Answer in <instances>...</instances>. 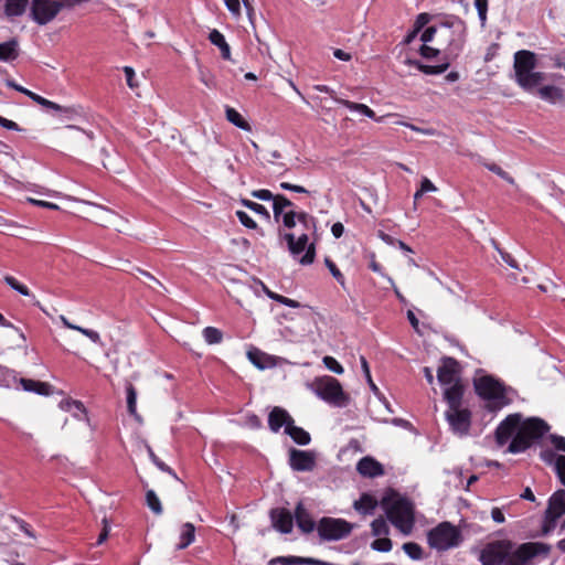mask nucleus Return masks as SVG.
Wrapping results in <instances>:
<instances>
[{"instance_id":"473e14b6","label":"nucleus","mask_w":565,"mask_h":565,"mask_svg":"<svg viewBox=\"0 0 565 565\" xmlns=\"http://www.w3.org/2000/svg\"><path fill=\"white\" fill-rule=\"evenodd\" d=\"M286 434L289 435L296 444L301 446H306L311 441L310 434L303 428L295 426V423L290 425Z\"/></svg>"},{"instance_id":"f257e3e1","label":"nucleus","mask_w":565,"mask_h":565,"mask_svg":"<svg viewBox=\"0 0 565 565\" xmlns=\"http://www.w3.org/2000/svg\"><path fill=\"white\" fill-rule=\"evenodd\" d=\"M548 429V424L539 417L522 420V415L514 413L508 415L498 425L494 435L499 446L505 445L511 439L508 451L520 454L527 450L534 441L541 439Z\"/></svg>"},{"instance_id":"69168bd1","label":"nucleus","mask_w":565,"mask_h":565,"mask_svg":"<svg viewBox=\"0 0 565 565\" xmlns=\"http://www.w3.org/2000/svg\"><path fill=\"white\" fill-rule=\"evenodd\" d=\"M550 440L557 451L565 452V437L552 434L550 435Z\"/></svg>"},{"instance_id":"ddd939ff","label":"nucleus","mask_w":565,"mask_h":565,"mask_svg":"<svg viewBox=\"0 0 565 565\" xmlns=\"http://www.w3.org/2000/svg\"><path fill=\"white\" fill-rule=\"evenodd\" d=\"M284 239L288 244V249L292 255H299L306 249V254L301 257L300 263L302 265H310L315 260V246L311 244L308 246L309 237L306 233H301L297 238L294 233H285Z\"/></svg>"},{"instance_id":"0e129e2a","label":"nucleus","mask_w":565,"mask_h":565,"mask_svg":"<svg viewBox=\"0 0 565 565\" xmlns=\"http://www.w3.org/2000/svg\"><path fill=\"white\" fill-rule=\"evenodd\" d=\"M429 21L430 15L428 13H419L414 24V33H418Z\"/></svg>"},{"instance_id":"2f4dec72","label":"nucleus","mask_w":565,"mask_h":565,"mask_svg":"<svg viewBox=\"0 0 565 565\" xmlns=\"http://www.w3.org/2000/svg\"><path fill=\"white\" fill-rule=\"evenodd\" d=\"M376 505L377 501L369 493H363L353 504L354 509L362 514H372Z\"/></svg>"},{"instance_id":"4be33fe9","label":"nucleus","mask_w":565,"mask_h":565,"mask_svg":"<svg viewBox=\"0 0 565 565\" xmlns=\"http://www.w3.org/2000/svg\"><path fill=\"white\" fill-rule=\"evenodd\" d=\"M546 510L554 513L556 518L565 514V490L559 489L550 497Z\"/></svg>"},{"instance_id":"7ed1b4c3","label":"nucleus","mask_w":565,"mask_h":565,"mask_svg":"<svg viewBox=\"0 0 565 565\" xmlns=\"http://www.w3.org/2000/svg\"><path fill=\"white\" fill-rule=\"evenodd\" d=\"M473 386L477 395L487 402V408L491 412L510 405L516 396L515 390L505 386L503 382L491 375L476 379Z\"/></svg>"},{"instance_id":"c85d7f7f","label":"nucleus","mask_w":565,"mask_h":565,"mask_svg":"<svg viewBox=\"0 0 565 565\" xmlns=\"http://www.w3.org/2000/svg\"><path fill=\"white\" fill-rule=\"evenodd\" d=\"M179 539L177 550H184L190 546L195 540V526L190 522L183 523L180 527Z\"/></svg>"},{"instance_id":"0eeeda50","label":"nucleus","mask_w":565,"mask_h":565,"mask_svg":"<svg viewBox=\"0 0 565 565\" xmlns=\"http://www.w3.org/2000/svg\"><path fill=\"white\" fill-rule=\"evenodd\" d=\"M462 542L460 530L448 521H444L427 532L430 548L445 552L457 547Z\"/></svg>"},{"instance_id":"cd10ccee","label":"nucleus","mask_w":565,"mask_h":565,"mask_svg":"<svg viewBox=\"0 0 565 565\" xmlns=\"http://www.w3.org/2000/svg\"><path fill=\"white\" fill-rule=\"evenodd\" d=\"M209 40L213 45L220 49L223 60L231 61V47L224 35L218 30L213 29L209 34Z\"/></svg>"},{"instance_id":"6ab92c4d","label":"nucleus","mask_w":565,"mask_h":565,"mask_svg":"<svg viewBox=\"0 0 565 565\" xmlns=\"http://www.w3.org/2000/svg\"><path fill=\"white\" fill-rule=\"evenodd\" d=\"M294 518L296 520L298 529L305 534L311 533L317 527L316 522L313 521L309 511L305 508L302 502L297 503L295 508Z\"/></svg>"},{"instance_id":"f8f14e48","label":"nucleus","mask_w":565,"mask_h":565,"mask_svg":"<svg viewBox=\"0 0 565 565\" xmlns=\"http://www.w3.org/2000/svg\"><path fill=\"white\" fill-rule=\"evenodd\" d=\"M58 14L56 0H31L30 18L39 25H46Z\"/></svg>"},{"instance_id":"c03bdc74","label":"nucleus","mask_w":565,"mask_h":565,"mask_svg":"<svg viewBox=\"0 0 565 565\" xmlns=\"http://www.w3.org/2000/svg\"><path fill=\"white\" fill-rule=\"evenodd\" d=\"M3 279L8 286H10L13 290L19 292L20 295L25 296V297L31 296L30 289L25 285L19 282L13 276L7 275V276H4Z\"/></svg>"},{"instance_id":"20e7f679","label":"nucleus","mask_w":565,"mask_h":565,"mask_svg":"<svg viewBox=\"0 0 565 565\" xmlns=\"http://www.w3.org/2000/svg\"><path fill=\"white\" fill-rule=\"evenodd\" d=\"M535 67L536 55L534 52L521 50L514 54V81L524 90H532L545 79L544 73L535 72Z\"/></svg>"},{"instance_id":"864d4df0","label":"nucleus","mask_w":565,"mask_h":565,"mask_svg":"<svg viewBox=\"0 0 565 565\" xmlns=\"http://www.w3.org/2000/svg\"><path fill=\"white\" fill-rule=\"evenodd\" d=\"M56 113H60L63 115L66 119H73L82 114L81 107L76 106H62L61 109H56Z\"/></svg>"},{"instance_id":"a18cd8bd","label":"nucleus","mask_w":565,"mask_h":565,"mask_svg":"<svg viewBox=\"0 0 565 565\" xmlns=\"http://www.w3.org/2000/svg\"><path fill=\"white\" fill-rule=\"evenodd\" d=\"M3 279L8 286H10L13 290L19 292L20 295L25 296V297L31 296L30 289L25 285L19 282L13 276L7 275V276H4Z\"/></svg>"},{"instance_id":"412c9836","label":"nucleus","mask_w":565,"mask_h":565,"mask_svg":"<svg viewBox=\"0 0 565 565\" xmlns=\"http://www.w3.org/2000/svg\"><path fill=\"white\" fill-rule=\"evenodd\" d=\"M463 393L465 386L462 382L445 386L444 399L447 403V408L462 406Z\"/></svg>"},{"instance_id":"2eb2a0df","label":"nucleus","mask_w":565,"mask_h":565,"mask_svg":"<svg viewBox=\"0 0 565 565\" xmlns=\"http://www.w3.org/2000/svg\"><path fill=\"white\" fill-rule=\"evenodd\" d=\"M289 466L294 471H312L316 467V456L311 451L291 448Z\"/></svg>"},{"instance_id":"09e8293b","label":"nucleus","mask_w":565,"mask_h":565,"mask_svg":"<svg viewBox=\"0 0 565 565\" xmlns=\"http://www.w3.org/2000/svg\"><path fill=\"white\" fill-rule=\"evenodd\" d=\"M558 519L559 518H556L554 513H550L547 510L545 511L542 525V532L544 535L551 533L555 529Z\"/></svg>"},{"instance_id":"603ef678","label":"nucleus","mask_w":565,"mask_h":565,"mask_svg":"<svg viewBox=\"0 0 565 565\" xmlns=\"http://www.w3.org/2000/svg\"><path fill=\"white\" fill-rule=\"evenodd\" d=\"M326 266L330 270L333 278L341 285L344 286L345 278L343 274L340 271V269L337 267V265L329 258H326Z\"/></svg>"},{"instance_id":"4c0bfd02","label":"nucleus","mask_w":565,"mask_h":565,"mask_svg":"<svg viewBox=\"0 0 565 565\" xmlns=\"http://www.w3.org/2000/svg\"><path fill=\"white\" fill-rule=\"evenodd\" d=\"M402 548L406 555L414 561H419L424 556L422 546L415 542L404 543Z\"/></svg>"},{"instance_id":"c756f323","label":"nucleus","mask_w":565,"mask_h":565,"mask_svg":"<svg viewBox=\"0 0 565 565\" xmlns=\"http://www.w3.org/2000/svg\"><path fill=\"white\" fill-rule=\"evenodd\" d=\"M406 64L415 66L417 70L427 75H437L444 73L450 65L448 61H443L439 65H426L419 61L407 60Z\"/></svg>"},{"instance_id":"8fccbe9b","label":"nucleus","mask_w":565,"mask_h":565,"mask_svg":"<svg viewBox=\"0 0 565 565\" xmlns=\"http://www.w3.org/2000/svg\"><path fill=\"white\" fill-rule=\"evenodd\" d=\"M324 366L335 374H342L344 372L343 366L330 355H327L322 359Z\"/></svg>"},{"instance_id":"423d86ee","label":"nucleus","mask_w":565,"mask_h":565,"mask_svg":"<svg viewBox=\"0 0 565 565\" xmlns=\"http://www.w3.org/2000/svg\"><path fill=\"white\" fill-rule=\"evenodd\" d=\"M308 387L326 403L343 407L349 403V396L344 393L341 383L332 376L316 377Z\"/></svg>"},{"instance_id":"4d7b16f0","label":"nucleus","mask_w":565,"mask_h":565,"mask_svg":"<svg viewBox=\"0 0 565 565\" xmlns=\"http://www.w3.org/2000/svg\"><path fill=\"white\" fill-rule=\"evenodd\" d=\"M238 221L247 228H257V223L244 211H236Z\"/></svg>"},{"instance_id":"9d476101","label":"nucleus","mask_w":565,"mask_h":565,"mask_svg":"<svg viewBox=\"0 0 565 565\" xmlns=\"http://www.w3.org/2000/svg\"><path fill=\"white\" fill-rule=\"evenodd\" d=\"M512 547L513 543L508 540L490 542L482 548L479 561L482 565H504Z\"/></svg>"},{"instance_id":"338daca9","label":"nucleus","mask_w":565,"mask_h":565,"mask_svg":"<svg viewBox=\"0 0 565 565\" xmlns=\"http://www.w3.org/2000/svg\"><path fill=\"white\" fill-rule=\"evenodd\" d=\"M279 186L282 190L292 191V192H297V193L310 194V191L307 190L306 188H303L301 185L292 184V183H289V182H281Z\"/></svg>"},{"instance_id":"b1692460","label":"nucleus","mask_w":565,"mask_h":565,"mask_svg":"<svg viewBox=\"0 0 565 565\" xmlns=\"http://www.w3.org/2000/svg\"><path fill=\"white\" fill-rule=\"evenodd\" d=\"M19 384L26 392L36 393L39 395H50L52 393V386L46 382L30 380V379H20Z\"/></svg>"},{"instance_id":"1a4fd4ad","label":"nucleus","mask_w":565,"mask_h":565,"mask_svg":"<svg viewBox=\"0 0 565 565\" xmlns=\"http://www.w3.org/2000/svg\"><path fill=\"white\" fill-rule=\"evenodd\" d=\"M354 526L344 519L323 516L317 524V531L321 541L331 542L348 537Z\"/></svg>"},{"instance_id":"de8ad7c7","label":"nucleus","mask_w":565,"mask_h":565,"mask_svg":"<svg viewBox=\"0 0 565 565\" xmlns=\"http://www.w3.org/2000/svg\"><path fill=\"white\" fill-rule=\"evenodd\" d=\"M148 454L151 461L158 467V469L171 475L175 480H179L177 473L168 465L160 460L150 447L148 448Z\"/></svg>"},{"instance_id":"bb28decb","label":"nucleus","mask_w":565,"mask_h":565,"mask_svg":"<svg viewBox=\"0 0 565 565\" xmlns=\"http://www.w3.org/2000/svg\"><path fill=\"white\" fill-rule=\"evenodd\" d=\"M335 103L343 105L345 108H348L351 111H358L371 119H374L376 121H382L384 117L376 118L374 110H372L367 105L354 103L348 99L342 98H335Z\"/></svg>"},{"instance_id":"7c9ffc66","label":"nucleus","mask_w":565,"mask_h":565,"mask_svg":"<svg viewBox=\"0 0 565 565\" xmlns=\"http://www.w3.org/2000/svg\"><path fill=\"white\" fill-rule=\"evenodd\" d=\"M537 94H539L540 98H542L543 100L550 102L552 104H555V103L564 99L563 89L559 87L553 86V85H547V86L541 87L537 90Z\"/></svg>"},{"instance_id":"393cba45","label":"nucleus","mask_w":565,"mask_h":565,"mask_svg":"<svg viewBox=\"0 0 565 565\" xmlns=\"http://www.w3.org/2000/svg\"><path fill=\"white\" fill-rule=\"evenodd\" d=\"M20 54L19 41L13 38L7 42L0 43V61L11 62L18 58Z\"/></svg>"},{"instance_id":"e433bc0d","label":"nucleus","mask_w":565,"mask_h":565,"mask_svg":"<svg viewBox=\"0 0 565 565\" xmlns=\"http://www.w3.org/2000/svg\"><path fill=\"white\" fill-rule=\"evenodd\" d=\"M306 565L307 564V557H300V556H278L275 558H271L268 563V565Z\"/></svg>"},{"instance_id":"79ce46f5","label":"nucleus","mask_w":565,"mask_h":565,"mask_svg":"<svg viewBox=\"0 0 565 565\" xmlns=\"http://www.w3.org/2000/svg\"><path fill=\"white\" fill-rule=\"evenodd\" d=\"M146 502L149 509L154 513L160 515L162 513L161 502L153 490H148L146 492Z\"/></svg>"},{"instance_id":"ea45409f","label":"nucleus","mask_w":565,"mask_h":565,"mask_svg":"<svg viewBox=\"0 0 565 565\" xmlns=\"http://www.w3.org/2000/svg\"><path fill=\"white\" fill-rule=\"evenodd\" d=\"M203 338L209 344H217L222 341L223 333L217 328L206 327L203 329Z\"/></svg>"},{"instance_id":"f03ea898","label":"nucleus","mask_w":565,"mask_h":565,"mask_svg":"<svg viewBox=\"0 0 565 565\" xmlns=\"http://www.w3.org/2000/svg\"><path fill=\"white\" fill-rule=\"evenodd\" d=\"M467 42V24L456 15H448L439 22V45L443 49L441 61L451 63L462 53Z\"/></svg>"},{"instance_id":"aec40b11","label":"nucleus","mask_w":565,"mask_h":565,"mask_svg":"<svg viewBox=\"0 0 565 565\" xmlns=\"http://www.w3.org/2000/svg\"><path fill=\"white\" fill-rule=\"evenodd\" d=\"M358 472L363 477L374 478L384 473L383 466L371 457H364L356 465Z\"/></svg>"},{"instance_id":"dca6fc26","label":"nucleus","mask_w":565,"mask_h":565,"mask_svg":"<svg viewBox=\"0 0 565 565\" xmlns=\"http://www.w3.org/2000/svg\"><path fill=\"white\" fill-rule=\"evenodd\" d=\"M270 520L275 530L289 534L294 527V515L285 508H276L270 511Z\"/></svg>"},{"instance_id":"6e6552de","label":"nucleus","mask_w":565,"mask_h":565,"mask_svg":"<svg viewBox=\"0 0 565 565\" xmlns=\"http://www.w3.org/2000/svg\"><path fill=\"white\" fill-rule=\"evenodd\" d=\"M551 545L543 542H527L513 547L507 556L504 565H533V558L539 555H548Z\"/></svg>"},{"instance_id":"052dcab7","label":"nucleus","mask_w":565,"mask_h":565,"mask_svg":"<svg viewBox=\"0 0 565 565\" xmlns=\"http://www.w3.org/2000/svg\"><path fill=\"white\" fill-rule=\"evenodd\" d=\"M122 71L125 73V76H126V82H127V85L131 88V89H135L138 87V82H136V73L134 71L132 67L130 66H124L122 67Z\"/></svg>"},{"instance_id":"37998d69","label":"nucleus","mask_w":565,"mask_h":565,"mask_svg":"<svg viewBox=\"0 0 565 565\" xmlns=\"http://www.w3.org/2000/svg\"><path fill=\"white\" fill-rule=\"evenodd\" d=\"M392 547H393V543H392L391 539H388V536L376 537V540H374L371 543V548L376 552L387 553L392 550Z\"/></svg>"},{"instance_id":"72a5a7b5","label":"nucleus","mask_w":565,"mask_h":565,"mask_svg":"<svg viewBox=\"0 0 565 565\" xmlns=\"http://www.w3.org/2000/svg\"><path fill=\"white\" fill-rule=\"evenodd\" d=\"M226 119L237 128L250 131V125L242 117V115L233 107L227 106L225 109Z\"/></svg>"},{"instance_id":"5701e85b","label":"nucleus","mask_w":565,"mask_h":565,"mask_svg":"<svg viewBox=\"0 0 565 565\" xmlns=\"http://www.w3.org/2000/svg\"><path fill=\"white\" fill-rule=\"evenodd\" d=\"M247 356L249 361L259 370L269 369L276 365L275 359L271 355H268L258 349L248 351Z\"/></svg>"},{"instance_id":"13d9d810","label":"nucleus","mask_w":565,"mask_h":565,"mask_svg":"<svg viewBox=\"0 0 565 565\" xmlns=\"http://www.w3.org/2000/svg\"><path fill=\"white\" fill-rule=\"evenodd\" d=\"M555 472L561 483L565 487V455H558L556 459Z\"/></svg>"},{"instance_id":"bf43d9fd","label":"nucleus","mask_w":565,"mask_h":565,"mask_svg":"<svg viewBox=\"0 0 565 565\" xmlns=\"http://www.w3.org/2000/svg\"><path fill=\"white\" fill-rule=\"evenodd\" d=\"M557 457H558V455H556L553 450H550V449L543 450L540 454L541 460L543 462H545L546 465H550V466L553 465L554 469H556Z\"/></svg>"},{"instance_id":"4468645a","label":"nucleus","mask_w":565,"mask_h":565,"mask_svg":"<svg viewBox=\"0 0 565 565\" xmlns=\"http://www.w3.org/2000/svg\"><path fill=\"white\" fill-rule=\"evenodd\" d=\"M461 367L459 362L451 356H444L437 370V380L443 386L461 382Z\"/></svg>"},{"instance_id":"a19ab883","label":"nucleus","mask_w":565,"mask_h":565,"mask_svg":"<svg viewBox=\"0 0 565 565\" xmlns=\"http://www.w3.org/2000/svg\"><path fill=\"white\" fill-rule=\"evenodd\" d=\"M127 393V408L130 415L138 416L137 415V391L134 387V385L129 384L126 387Z\"/></svg>"},{"instance_id":"774afa93","label":"nucleus","mask_w":565,"mask_h":565,"mask_svg":"<svg viewBox=\"0 0 565 565\" xmlns=\"http://www.w3.org/2000/svg\"><path fill=\"white\" fill-rule=\"evenodd\" d=\"M225 6L227 10L234 14L235 17L241 15V2L239 0H225Z\"/></svg>"},{"instance_id":"e2e57ef3","label":"nucleus","mask_w":565,"mask_h":565,"mask_svg":"<svg viewBox=\"0 0 565 565\" xmlns=\"http://www.w3.org/2000/svg\"><path fill=\"white\" fill-rule=\"evenodd\" d=\"M252 196L262 201H273L276 195L267 189H260L252 191Z\"/></svg>"},{"instance_id":"c9c22d12","label":"nucleus","mask_w":565,"mask_h":565,"mask_svg":"<svg viewBox=\"0 0 565 565\" xmlns=\"http://www.w3.org/2000/svg\"><path fill=\"white\" fill-rule=\"evenodd\" d=\"M371 532H372V535L375 537L388 536L390 526H388L387 522L382 516H380L372 521Z\"/></svg>"},{"instance_id":"9b49d317","label":"nucleus","mask_w":565,"mask_h":565,"mask_svg":"<svg viewBox=\"0 0 565 565\" xmlns=\"http://www.w3.org/2000/svg\"><path fill=\"white\" fill-rule=\"evenodd\" d=\"M445 417L450 427V430L455 435L459 437L469 435L472 414L467 407L457 406L447 408L445 412Z\"/></svg>"},{"instance_id":"49530a36","label":"nucleus","mask_w":565,"mask_h":565,"mask_svg":"<svg viewBox=\"0 0 565 565\" xmlns=\"http://www.w3.org/2000/svg\"><path fill=\"white\" fill-rule=\"evenodd\" d=\"M483 166L489 171L495 173L498 177H500L501 179H503L508 183L514 184V179L508 172H505L500 166H498L497 163L484 162Z\"/></svg>"},{"instance_id":"3c124183","label":"nucleus","mask_w":565,"mask_h":565,"mask_svg":"<svg viewBox=\"0 0 565 565\" xmlns=\"http://www.w3.org/2000/svg\"><path fill=\"white\" fill-rule=\"evenodd\" d=\"M435 35H437V39L439 40V23L425 29L420 35V40L427 45V43L434 40Z\"/></svg>"},{"instance_id":"6e6d98bb","label":"nucleus","mask_w":565,"mask_h":565,"mask_svg":"<svg viewBox=\"0 0 565 565\" xmlns=\"http://www.w3.org/2000/svg\"><path fill=\"white\" fill-rule=\"evenodd\" d=\"M419 54L425 58L431 60V58L437 57L440 54L443 55V49H435V47L428 46L426 44H423L419 47Z\"/></svg>"},{"instance_id":"a878e982","label":"nucleus","mask_w":565,"mask_h":565,"mask_svg":"<svg viewBox=\"0 0 565 565\" xmlns=\"http://www.w3.org/2000/svg\"><path fill=\"white\" fill-rule=\"evenodd\" d=\"M30 0H6L4 14L8 19L21 17L25 13Z\"/></svg>"},{"instance_id":"5fc2aeb1","label":"nucleus","mask_w":565,"mask_h":565,"mask_svg":"<svg viewBox=\"0 0 565 565\" xmlns=\"http://www.w3.org/2000/svg\"><path fill=\"white\" fill-rule=\"evenodd\" d=\"M475 7L478 11L481 25L483 26L487 22L488 0H475Z\"/></svg>"},{"instance_id":"f3484780","label":"nucleus","mask_w":565,"mask_h":565,"mask_svg":"<svg viewBox=\"0 0 565 565\" xmlns=\"http://www.w3.org/2000/svg\"><path fill=\"white\" fill-rule=\"evenodd\" d=\"M294 423L290 414L279 406H275L268 415V427L273 433H278L281 427H285L286 433Z\"/></svg>"},{"instance_id":"680f3d73","label":"nucleus","mask_w":565,"mask_h":565,"mask_svg":"<svg viewBox=\"0 0 565 565\" xmlns=\"http://www.w3.org/2000/svg\"><path fill=\"white\" fill-rule=\"evenodd\" d=\"M76 331L81 332L85 337H87L92 342L96 344H102L100 335L97 331L92 329H86L79 326V328H76Z\"/></svg>"},{"instance_id":"39448f33","label":"nucleus","mask_w":565,"mask_h":565,"mask_svg":"<svg viewBox=\"0 0 565 565\" xmlns=\"http://www.w3.org/2000/svg\"><path fill=\"white\" fill-rule=\"evenodd\" d=\"M382 507L390 522L403 534H411L414 527L412 503L405 498H384Z\"/></svg>"},{"instance_id":"f704fd0d","label":"nucleus","mask_w":565,"mask_h":565,"mask_svg":"<svg viewBox=\"0 0 565 565\" xmlns=\"http://www.w3.org/2000/svg\"><path fill=\"white\" fill-rule=\"evenodd\" d=\"M20 379L14 370L0 365V386L14 387L19 384Z\"/></svg>"},{"instance_id":"a211bd4d","label":"nucleus","mask_w":565,"mask_h":565,"mask_svg":"<svg viewBox=\"0 0 565 565\" xmlns=\"http://www.w3.org/2000/svg\"><path fill=\"white\" fill-rule=\"evenodd\" d=\"M280 222L287 230H292L297 223H300L305 230H308L310 226L315 227L316 224L313 216L309 215L307 212H296L295 210H288L282 215Z\"/></svg>"},{"instance_id":"58836bf2","label":"nucleus","mask_w":565,"mask_h":565,"mask_svg":"<svg viewBox=\"0 0 565 565\" xmlns=\"http://www.w3.org/2000/svg\"><path fill=\"white\" fill-rule=\"evenodd\" d=\"M241 204L243 206L252 210L256 214L262 215L267 221L270 218V214H269L268 210L264 205H262L259 203H256V202L250 201L248 199H241Z\"/></svg>"}]
</instances>
